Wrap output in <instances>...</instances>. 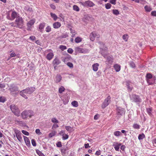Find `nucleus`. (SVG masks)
<instances>
[{"instance_id":"f257e3e1","label":"nucleus","mask_w":156,"mask_h":156,"mask_svg":"<svg viewBox=\"0 0 156 156\" xmlns=\"http://www.w3.org/2000/svg\"><path fill=\"white\" fill-rule=\"evenodd\" d=\"M35 90V88L33 87H28L21 91L20 92V95L25 98H28L27 94H30Z\"/></svg>"},{"instance_id":"f03ea898","label":"nucleus","mask_w":156,"mask_h":156,"mask_svg":"<svg viewBox=\"0 0 156 156\" xmlns=\"http://www.w3.org/2000/svg\"><path fill=\"white\" fill-rule=\"evenodd\" d=\"M23 21L21 17L16 18L15 22L10 23L12 26L21 28L23 25Z\"/></svg>"},{"instance_id":"7ed1b4c3","label":"nucleus","mask_w":156,"mask_h":156,"mask_svg":"<svg viewBox=\"0 0 156 156\" xmlns=\"http://www.w3.org/2000/svg\"><path fill=\"white\" fill-rule=\"evenodd\" d=\"M34 115L33 112L30 110H24L21 114V117L23 119H27L28 117L30 118Z\"/></svg>"},{"instance_id":"20e7f679","label":"nucleus","mask_w":156,"mask_h":156,"mask_svg":"<svg viewBox=\"0 0 156 156\" xmlns=\"http://www.w3.org/2000/svg\"><path fill=\"white\" fill-rule=\"evenodd\" d=\"M101 54L103 57L106 58V60L105 61L106 64H111L113 62V59L111 56H107L108 53L107 52L106 50H104L102 49V50L101 51Z\"/></svg>"},{"instance_id":"39448f33","label":"nucleus","mask_w":156,"mask_h":156,"mask_svg":"<svg viewBox=\"0 0 156 156\" xmlns=\"http://www.w3.org/2000/svg\"><path fill=\"white\" fill-rule=\"evenodd\" d=\"M10 108L12 112L16 116H19L20 112L18 107L14 105H11L10 106Z\"/></svg>"},{"instance_id":"423d86ee","label":"nucleus","mask_w":156,"mask_h":156,"mask_svg":"<svg viewBox=\"0 0 156 156\" xmlns=\"http://www.w3.org/2000/svg\"><path fill=\"white\" fill-rule=\"evenodd\" d=\"M130 99L133 101L135 102H140L141 101V99L138 95L135 94H132L130 96Z\"/></svg>"},{"instance_id":"0eeeda50","label":"nucleus","mask_w":156,"mask_h":156,"mask_svg":"<svg viewBox=\"0 0 156 156\" xmlns=\"http://www.w3.org/2000/svg\"><path fill=\"white\" fill-rule=\"evenodd\" d=\"M111 98L110 96H108L105 100L104 102L101 105V107L103 109L105 108L108 105L111 101Z\"/></svg>"},{"instance_id":"6e6552de","label":"nucleus","mask_w":156,"mask_h":156,"mask_svg":"<svg viewBox=\"0 0 156 156\" xmlns=\"http://www.w3.org/2000/svg\"><path fill=\"white\" fill-rule=\"evenodd\" d=\"M80 3L81 5L85 7H92L94 5V4L92 2L89 0L85 2H80Z\"/></svg>"},{"instance_id":"1a4fd4ad","label":"nucleus","mask_w":156,"mask_h":156,"mask_svg":"<svg viewBox=\"0 0 156 156\" xmlns=\"http://www.w3.org/2000/svg\"><path fill=\"white\" fill-rule=\"evenodd\" d=\"M76 51L79 53H81L84 54L88 53L89 52V50L86 48H82L79 47H77L75 48Z\"/></svg>"},{"instance_id":"9d476101","label":"nucleus","mask_w":156,"mask_h":156,"mask_svg":"<svg viewBox=\"0 0 156 156\" xmlns=\"http://www.w3.org/2000/svg\"><path fill=\"white\" fill-rule=\"evenodd\" d=\"M100 37V35L96 33L95 32H92L90 34V39L92 41L94 40L95 38H98Z\"/></svg>"},{"instance_id":"9b49d317","label":"nucleus","mask_w":156,"mask_h":156,"mask_svg":"<svg viewBox=\"0 0 156 156\" xmlns=\"http://www.w3.org/2000/svg\"><path fill=\"white\" fill-rule=\"evenodd\" d=\"M15 133L17 139L19 141L21 142L23 140L21 136L22 134L20 131L18 130H16L15 131Z\"/></svg>"},{"instance_id":"f8f14e48","label":"nucleus","mask_w":156,"mask_h":156,"mask_svg":"<svg viewBox=\"0 0 156 156\" xmlns=\"http://www.w3.org/2000/svg\"><path fill=\"white\" fill-rule=\"evenodd\" d=\"M35 22L34 20H31L29 21L27 23V30H30L32 26L34 25Z\"/></svg>"},{"instance_id":"ddd939ff","label":"nucleus","mask_w":156,"mask_h":156,"mask_svg":"<svg viewBox=\"0 0 156 156\" xmlns=\"http://www.w3.org/2000/svg\"><path fill=\"white\" fill-rule=\"evenodd\" d=\"M9 89L12 92L18 91V87L15 86L14 84L11 85Z\"/></svg>"},{"instance_id":"4468645a","label":"nucleus","mask_w":156,"mask_h":156,"mask_svg":"<svg viewBox=\"0 0 156 156\" xmlns=\"http://www.w3.org/2000/svg\"><path fill=\"white\" fill-rule=\"evenodd\" d=\"M126 85L128 91H131L133 88L132 83L129 81H127L126 82Z\"/></svg>"},{"instance_id":"2eb2a0df","label":"nucleus","mask_w":156,"mask_h":156,"mask_svg":"<svg viewBox=\"0 0 156 156\" xmlns=\"http://www.w3.org/2000/svg\"><path fill=\"white\" fill-rule=\"evenodd\" d=\"M11 20H13L15 18H18L20 16L19 14L15 11H12L11 13Z\"/></svg>"},{"instance_id":"dca6fc26","label":"nucleus","mask_w":156,"mask_h":156,"mask_svg":"<svg viewBox=\"0 0 156 156\" xmlns=\"http://www.w3.org/2000/svg\"><path fill=\"white\" fill-rule=\"evenodd\" d=\"M117 115H122L125 113V111L123 108L119 107L117 109Z\"/></svg>"},{"instance_id":"f3484780","label":"nucleus","mask_w":156,"mask_h":156,"mask_svg":"<svg viewBox=\"0 0 156 156\" xmlns=\"http://www.w3.org/2000/svg\"><path fill=\"white\" fill-rule=\"evenodd\" d=\"M121 145V144L120 143L115 142L113 143L112 146L114 147L115 150L116 151H119V147Z\"/></svg>"},{"instance_id":"a211bd4d","label":"nucleus","mask_w":156,"mask_h":156,"mask_svg":"<svg viewBox=\"0 0 156 156\" xmlns=\"http://www.w3.org/2000/svg\"><path fill=\"white\" fill-rule=\"evenodd\" d=\"M23 137L26 145L28 147L30 146V143L29 138L25 136H23Z\"/></svg>"},{"instance_id":"6ab92c4d","label":"nucleus","mask_w":156,"mask_h":156,"mask_svg":"<svg viewBox=\"0 0 156 156\" xmlns=\"http://www.w3.org/2000/svg\"><path fill=\"white\" fill-rule=\"evenodd\" d=\"M61 63L59 59L57 57H56L53 60L52 63L54 65H58Z\"/></svg>"},{"instance_id":"aec40b11","label":"nucleus","mask_w":156,"mask_h":156,"mask_svg":"<svg viewBox=\"0 0 156 156\" xmlns=\"http://www.w3.org/2000/svg\"><path fill=\"white\" fill-rule=\"evenodd\" d=\"M54 55L52 52H50L48 53L46 56V58L48 60H50L53 57Z\"/></svg>"},{"instance_id":"412c9836","label":"nucleus","mask_w":156,"mask_h":156,"mask_svg":"<svg viewBox=\"0 0 156 156\" xmlns=\"http://www.w3.org/2000/svg\"><path fill=\"white\" fill-rule=\"evenodd\" d=\"M53 26L54 28L57 29L61 27V24L60 23L56 22L53 24Z\"/></svg>"},{"instance_id":"4be33fe9","label":"nucleus","mask_w":156,"mask_h":156,"mask_svg":"<svg viewBox=\"0 0 156 156\" xmlns=\"http://www.w3.org/2000/svg\"><path fill=\"white\" fill-rule=\"evenodd\" d=\"M153 110L152 108H146V111L148 115L150 116H151L152 115Z\"/></svg>"},{"instance_id":"5701e85b","label":"nucleus","mask_w":156,"mask_h":156,"mask_svg":"<svg viewBox=\"0 0 156 156\" xmlns=\"http://www.w3.org/2000/svg\"><path fill=\"white\" fill-rule=\"evenodd\" d=\"M113 67L114 68L115 71L117 72H118L120 70L121 66L120 65L118 64H116L114 65Z\"/></svg>"},{"instance_id":"b1692460","label":"nucleus","mask_w":156,"mask_h":156,"mask_svg":"<svg viewBox=\"0 0 156 156\" xmlns=\"http://www.w3.org/2000/svg\"><path fill=\"white\" fill-rule=\"evenodd\" d=\"M99 65L98 63H96L92 65L93 70L94 71H96L98 69V67Z\"/></svg>"},{"instance_id":"393cba45","label":"nucleus","mask_w":156,"mask_h":156,"mask_svg":"<svg viewBox=\"0 0 156 156\" xmlns=\"http://www.w3.org/2000/svg\"><path fill=\"white\" fill-rule=\"evenodd\" d=\"M45 25V23H41L40 24L39 27V30L41 32H42L43 31V30L44 27Z\"/></svg>"},{"instance_id":"a878e982","label":"nucleus","mask_w":156,"mask_h":156,"mask_svg":"<svg viewBox=\"0 0 156 156\" xmlns=\"http://www.w3.org/2000/svg\"><path fill=\"white\" fill-rule=\"evenodd\" d=\"M62 79V77L60 75H57L56 77L55 82L56 83L59 82Z\"/></svg>"},{"instance_id":"bb28decb","label":"nucleus","mask_w":156,"mask_h":156,"mask_svg":"<svg viewBox=\"0 0 156 156\" xmlns=\"http://www.w3.org/2000/svg\"><path fill=\"white\" fill-rule=\"evenodd\" d=\"M129 65L131 67L135 68L136 66L135 63L133 61H131L129 62Z\"/></svg>"},{"instance_id":"cd10ccee","label":"nucleus","mask_w":156,"mask_h":156,"mask_svg":"<svg viewBox=\"0 0 156 156\" xmlns=\"http://www.w3.org/2000/svg\"><path fill=\"white\" fill-rule=\"evenodd\" d=\"M144 9L146 11L148 12H150L152 10L151 7L147 5L145 6Z\"/></svg>"},{"instance_id":"c85d7f7f","label":"nucleus","mask_w":156,"mask_h":156,"mask_svg":"<svg viewBox=\"0 0 156 156\" xmlns=\"http://www.w3.org/2000/svg\"><path fill=\"white\" fill-rule=\"evenodd\" d=\"M65 129L68 132L70 133L72 132L73 128L71 126H65Z\"/></svg>"},{"instance_id":"c756f323","label":"nucleus","mask_w":156,"mask_h":156,"mask_svg":"<svg viewBox=\"0 0 156 156\" xmlns=\"http://www.w3.org/2000/svg\"><path fill=\"white\" fill-rule=\"evenodd\" d=\"M145 137L144 134L142 133L141 134H140L139 135L138 138L139 140H142Z\"/></svg>"},{"instance_id":"7c9ffc66","label":"nucleus","mask_w":156,"mask_h":156,"mask_svg":"<svg viewBox=\"0 0 156 156\" xmlns=\"http://www.w3.org/2000/svg\"><path fill=\"white\" fill-rule=\"evenodd\" d=\"M112 11L113 14L115 15H118L119 14V12L118 10L113 9Z\"/></svg>"},{"instance_id":"2f4dec72","label":"nucleus","mask_w":156,"mask_h":156,"mask_svg":"<svg viewBox=\"0 0 156 156\" xmlns=\"http://www.w3.org/2000/svg\"><path fill=\"white\" fill-rule=\"evenodd\" d=\"M50 15L51 17L55 21L57 19V16L55 14L51 13Z\"/></svg>"},{"instance_id":"473e14b6","label":"nucleus","mask_w":156,"mask_h":156,"mask_svg":"<svg viewBox=\"0 0 156 156\" xmlns=\"http://www.w3.org/2000/svg\"><path fill=\"white\" fill-rule=\"evenodd\" d=\"M71 104L73 106L76 107L78 106V102L76 101H72L71 103Z\"/></svg>"},{"instance_id":"72a5a7b5","label":"nucleus","mask_w":156,"mask_h":156,"mask_svg":"<svg viewBox=\"0 0 156 156\" xmlns=\"http://www.w3.org/2000/svg\"><path fill=\"white\" fill-rule=\"evenodd\" d=\"M121 133L119 131H116L114 133V134L116 136H119L121 135Z\"/></svg>"},{"instance_id":"f704fd0d","label":"nucleus","mask_w":156,"mask_h":156,"mask_svg":"<svg viewBox=\"0 0 156 156\" xmlns=\"http://www.w3.org/2000/svg\"><path fill=\"white\" fill-rule=\"evenodd\" d=\"M65 88L63 86H61L59 88L58 92L59 93L61 94L65 90Z\"/></svg>"},{"instance_id":"c9c22d12","label":"nucleus","mask_w":156,"mask_h":156,"mask_svg":"<svg viewBox=\"0 0 156 156\" xmlns=\"http://www.w3.org/2000/svg\"><path fill=\"white\" fill-rule=\"evenodd\" d=\"M56 133V132L55 131H53L49 133L48 136L50 138H51L54 136Z\"/></svg>"},{"instance_id":"e433bc0d","label":"nucleus","mask_w":156,"mask_h":156,"mask_svg":"<svg viewBox=\"0 0 156 156\" xmlns=\"http://www.w3.org/2000/svg\"><path fill=\"white\" fill-rule=\"evenodd\" d=\"M81 41L82 38L79 37H77L75 39V41L76 43H79Z\"/></svg>"},{"instance_id":"4c0bfd02","label":"nucleus","mask_w":156,"mask_h":156,"mask_svg":"<svg viewBox=\"0 0 156 156\" xmlns=\"http://www.w3.org/2000/svg\"><path fill=\"white\" fill-rule=\"evenodd\" d=\"M51 122L54 123H58V121L56 118H52L51 119Z\"/></svg>"},{"instance_id":"58836bf2","label":"nucleus","mask_w":156,"mask_h":156,"mask_svg":"<svg viewBox=\"0 0 156 156\" xmlns=\"http://www.w3.org/2000/svg\"><path fill=\"white\" fill-rule=\"evenodd\" d=\"M73 9L75 11L78 12L79 11L80 9L77 6L75 5L73 6Z\"/></svg>"},{"instance_id":"ea45409f","label":"nucleus","mask_w":156,"mask_h":156,"mask_svg":"<svg viewBox=\"0 0 156 156\" xmlns=\"http://www.w3.org/2000/svg\"><path fill=\"white\" fill-rule=\"evenodd\" d=\"M147 79H151L152 78V76L150 73H148L146 76Z\"/></svg>"},{"instance_id":"a19ab883","label":"nucleus","mask_w":156,"mask_h":156,"mask_svg":"<svg viewBox=\"0 0 156 156\" xmlns=\"http://www.w3.org/2000/svg\"><path fill=\"white\" fill-rule=\"evenodd\" d=\"M111 6V5L109 3H108L105 5V7L107 9H110Z\"/></svg>"},{"instance_id":"79ce46f5","label":"nucleus","mask_w":156,"mask_h":156,"mask_svg":"<svg viewBox=\"0 0 156 156\" xmlns=\"http://www.w3.org/2000/svg\"><path fill=\"white\" fill-rule=\"evenodd\" d=\"M140 126L137 124H134L133 125V127L134 128L138 129L140 128Z\"/></svg>"},{"instance_id":"37998d69","label":"nucleus","mask_w":156,"mask_h":156,"mask_svg":"<svg viewBox=\"0 0 156 156\" xmlns=\"http://www.w3.org/2000/svg\"><path fill=\"white\" fill-rule=\"evenodd\" d=\"M59 48L62 51H63L66 49V47L64 45H61L59 46Z\"/></svg>"},{"instance_id":"c03bdc74","label":"nucleus","mask_w":156,"mask_h":156,"mask_svg":"<svg viewBox=\"0 0 156 156\" xmlns=\"http://www.w3.org/2000/svg\"><path fill=\"white\" fill-rule=\"evenodd\" d=\"M69 137V136L67 134H64L63 136L62 137V139L63 140H65L68 139Z\"/></svg>"},{"instance_id":"a18cd8bd","label":"nucleus","mask_w":156,"mask_h":156,"mask_svg":"<svg viewBox=\"0 0 156 156\" xmlns=\"http://www.w3.org/2000/svg\"><path fill=\"white\" fill-rule=\"evenodd\" d=\"M35 132L38 135H40L42 134V133L40 132V130L39 129H36Z\"/></svg>"},{"instance_id":"49530a36","label":"nucleus","mask_w":156,"mask_h":156,"mask_svg":"<svg viewBox=\"0 0 156 156\" xmlns=\"http://www.w3.org/2000/svg\"><path fill=\"white\" fill-rule=\"evenodd\" d=\"M6 101L5 98L1 97H0V102L2 103Z\"/></svg>"},{"instance_id":"de8ad7c7","label":"nucleus","mask_w":156,"mask_h":156,"mask_svg":"<svg viewBox=\"0 0 156 156\" xmlns=\"http://www.w3.org/2000/svg\"><path fill=\"white\" fill-rule=\"evenodd\" d=\"M122 38L126 41H127L128 39V35H124L122 36Z\"/></svg>"},{"instance_id":"09e8293b","label":"nucleus","mask_w":156,"mask_h":156,"mask_svg":"<svg viewBox=\"0 0 156 156\" xmlns=\"http://www.w3.org/2000/svg\"><path fill=\"white\" fill-rule=\"evenodd\" d=\"M37 153L40 156H45L41 151L39 150H37L36 151Z\"/></svg>"},{"instance_id":"8fccbe9b","label":"nucleus","mask_w":156,"mask_h":156,"mask_svg":"<svg viewBox=\"0 0 156 156\" xmlns=\"http://www.w3.org/2000/svg\"><path fill=\"white\" fill-rule=\"evenodd\" d=\"M67 65L71 68H72L73 67V64L71 62H68L67 64Z\"/></svg>"},{"instance_id":"3c124183","label":"nucleus","mask_w":156,"mask_h":156,"mask_svg":"<svg viewBox=\"0 0 156 156\" xmlns=\"http://www.w3.org/2000/svg\"><path fill=\"white\" fill-rule=\"evenodd\" d=\"M22 132L26 136H28L29 135V133L28 132L24 130H22Z\"/></svg>"},{"instance_id":"603ef678","label":"nucleus","mask_w":156,"mask_h":156,"mask_svg":"<svg viewBox=\"0 0 156 156\" xmlns=\"http://www.w3.org/2000/svg\"><path fill=\"white\" fill-rule=\"evenodd\" d=\"M45 30L47 32H49L51 31V28L50 26H48L46 28Z\"/></svg>"},{"instance_id":"864d4df0","label":"nucleus","mask_w":156,"mask_h":156,"mask_svg":"<svg viewBox=\"0 0 156 156\" xmlns=\"http://www.w3.org/2000/svg\"><path fill=\"white\" fill-rule=\"evenodd\" d=\"M31 143L32 145L34 146H36V144L35 140L32 139L31 140Z\"/></svg>"},{"instance_id":"5fc2aeb1","label":"nucleus","mask_w":156,"mask_h":156,"mask_svg":"<svg viewBox=\"0 0 156 156\" xmlns=\"http://www.w3.org/2000/svg\"><path fill=\"white\" fill-rule=\"evenodd\" d=\"M59 127L58 125L56 124V123H54L53 125L52 126V129H55L56 128H57Z\"/></svg>"},{"instance_id":"6e6d98bb","label":"nucleus","mask_w":156,"mask_h":156,"mask_svg":"<svg viewBox=\"0 0 156 156\" xmlns=\"http://www.w3.org/2000/svg\"><path fill=\"white\" fill-rule=\"evenodd\" d=\"M57 147H62V144L61 142H58L56 144Z\"/></svg>"},{"instance_id":"4d7b16f0","label":"nucleus","mask_w":156,"mask_h":156,"mask_svg":"<svg viewBox=\"0 0 156 156\" xmlns=\"http://www.w3.org/2000/svg\"><path fill=\"white\" fill-rule=\"evenodd\" d=\"M50 6L51 8L55 10L56 9V6L54 5L51 4L50 5Z\"/></svg>"},{"instance_id":"13d9d810","label":"nucleus","mask_w":156,"mask_h":156,"mask_svg":"<svg viewBox=\"0 0 156 156\" xmlns=\"http://www.w3.org/2000/svg\"><path fill=\"white\" fill-rule=\"evenodd\" d=\"M68 52L70 54H72L73 51V49L71 48H69L67 50Z\"/></svg>"},{"instance_id":"bf43d9fd","label":"nucleus","mask_w":156,"mask_h":156,"mask_svg":"<svg viewBox=\"0 0 156 156\" xmlns=\"http://www.w3.org/2000/svg\"><path fill=\"white\" fill-rule=\"evenodd\" d=\"M101 154V151L100 150H99L98 151H97L95 154L96 155H99Z\"/></svg>"},{"instance_id":"052dcab7","label":"nucleus","mask_w":156,"mask_h":156,"mask_svg":"<svg viewBox=\"0 0 156 156\" xmlns=\"http://www.w3.org/2000/svg\"><path fill=\"white\" fill-rule=\"evenodd\" d=\"M16 56V55L15 53L13 52H12L10 55V56L11 57H14Z\"/></svg>"},{"instance_id":"680f3d73","label":"nucleus","mask_w":156,"mask_h":156,"mask_svg":"<svg viewBox=\"0 0 156 156\" xmlns=\"http://www.w3.org/2000/svg\"><path fill=\"white\" fill-rule=\"evenodd\" d=\"M16 122L17 123H18L20 125H23V122L22 121H16Z\"/></svg>"},{"instance_id":"e2e57ef3","label":"nucleus","mask_w":156,"mask_h":156,"mask_svg":"<svg viewBox=\"0 0 156 156\" xmlns=\"http://www.w3.org/2000/svg\"><path fill=\"white\" fill-rule=\"evenodd\" d=\"M59 134L62 136L65 134V131L63 130H62L59 133Z\"/></svg>"},{"instance_id":"0e129e2a","label":"nucleus","mask_w":156,"mask_h":156,"mask_svg":"<svg viewBox=\"0 0 156 156\" xmlns=\"http://www.w3.org/2000/svg\"><path fill=\"white\" fill-rule=\"evenodd\" d=\"M110 2L112 4L115 5L116 4V0H110Z\"/></svg>"},{"instance_id":"69168bd1","label":"nucleus","mask_w":156,"mask_h":156,"mask_svg":"<svg viewBox=\"0 0 156 156\" xmlns=\"http://www.w3.org/2000/svg\"><path fill=\"white\" fill-rule=\"evenodd\" d=\"M29 39H30L32 41H33L35 40L36 37L34 36H31L30 37Z\"/></svg>"},{"instance_id":"338daca9","label":"nucleus","mask_w":156,"mask_h":156,"mask_svg":"<svg viewBox=\"0 0 156 156\" xmlns=\"http://www.w3.org/2000/svg\"><path fill=\"white\" fill-rule=\"evenodd\" d=\"M151 14L152 16H156V11H153L151 12Z\"/></svg>"},{"instance_id":"774afa93","label":"nucleus","mask_w":156,"mask_h":156,"mask_svg":"<svg viewBox=\"0 0 156 156\" xmlns=\"http://www.w3.org/2000/svg\"><path fill=\"white\" fill-rule=\"evenodd\" d=\"M84 147L85 148H87L88 147H90V146L89 145V144H84Z\"/></svg>"}]
</instances>
